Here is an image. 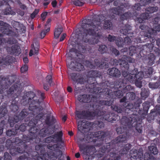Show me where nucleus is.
Listing matches in <instances>:
<instances>
[{"mask_svg":"<svg viewBox=\"0 0 160 160\" xmlns=\"http://www.w3.org/2000/svg\"><path fill=\"white\" fill-rule=\"evenodd\" d=\"M152 22L154 24H158L160 22V12L156 14V17L152 19Z\"/></svg>","mask_w":160,"mask_h":160,"instance_id":"obj_60","label":"nucleus"},{"mask_svg":"<svg viewBox=\"0 0 160 160\" xmlns=\"http://www.w3.org/2000/svg\"><path fill=\"white\" fill-rule=\"evenodd\" d=\"M129 36H128L127 37H126L124 39V41L123 40L122 38L120 37V38L122 39L121 40V41H122L123 43H122V46H119V47H123L126 44L127 45H129L131 43V39L129 37Z\"/></svg>","mask_w":160,"mask_h":160,"instance_id":"obj_54","label":"nucleus"},{"mask_svg":"<svg viewBox=\"0 0 160 160\" xmlns=\"http://www.w3.org/2000/svg\"><path fill=\"white\" fill-rule=\"evenodd\" d=\"M22 140L19 137H17L15 139L14 142H12L9 139H7L6 141L5 146L9 152L12 156H14L19 153H22L24 152L27 148L26 143L28 142Z\"/></svg>","mask_w":160,"mask_h":160,"instance_id":"obj_10","label":"nucleus"},{"mask_svg":"<svg viewBox=\"0 0 160 160\" xmlns=\"http://www.w3.org/2000/svg\"><path fill=\"white\" fill-rule=\"evenodd\" d=\"M28 66L27 64L23 65L20 68V72L22 73H26L28 70Z\"/></svg>","mask_w":160,"mask_h":160,"instance_id":"obj_64","label":"nucleus"},{"mask_svg":"<svg viewBox=\"0 0 160 160\" xmlns=\"http://www.w3.org/2000/svg\"><path fill=\"white\" fill-rule=\"evenodd\" d=\"M111 109L118 113H122V117L125 115L123 114V112L125 111L124 108L120 104L113 105L111 107Z\"/></svg>","mask_w":160,"mask_h":160,"instance_id":"obj_37","label":"nucleus"},{"mask_svg":"<svg viewBox=\"0 0 160 160\" xmlns=\"http://www.w3.org/2000/svg\"><path fill=\"white\" fill-rule=\"evenodd\" d=\"M70 78L74 82L80 84H83L84 82V79L82 74L73 72L69 74Z\"/></svg>","mask_w":160,"mask_h":160,"instance_id":"obj_27","label":"nucleus"},{"mask_svg":"<svg viewBox=\"0 0 160 160\" xmlns=\"http://www.w3.org/2000/svg\"><path fill=\"white\" fill-rule=\"evenodd\" d=\"M123 59L122 58L119 59V60H117L116 59H113V60L110 61L111 63L114 66H116L118 65H121V62L122 61Z\"/></svg>","mask_w":160,"mask_h":160,"instance_id":"obj_59","label":"nucleus"},{"mask_svg":"<svg viewBox=\"0 0 160 160\" xmlns=\"http://www.w3.org/2000/svg\"><path fill=\"white\" fill-rule=\"evenodd\" d=\"M30 101L24 95L22 97L21 100V103L22 105L25 106L27 105Z\"/></svg>","mask_w":160,"mask_h":160,"instance_id":"obj_62","label":"nucleus"},{"mask_svg":"<svg viewBox=\"0 0 160 160\" xmlns=\"http://www.w3.org/2000/svg\"><path fill=\"white\" fill-rule=\"evenodd\" d=\"M88 73L89 77L87 80L88 84L86 85V87L93 91L95 90L98 88L97 86V85L99 84L101 86V84L102 81L108 80H103L102 73L97 70H91L89 71Z\"/></svg>","mask_w":160,"mask_h":160,"instance_id":"obj_12","label":"nucleus"},{"mask_svg":"<svg viewBox=\"0 0 160 160\" xmlns=\"http://www.w3.org/2000/svg\"><path fill=\"white\" fill-rule=\"evenodd\" d=\"M9 25L7 23L3 27L0 28V31H1L2 34H6L8 36L12 37H17L18 33L12 31L10 30L8 26Z\"/></svg>","mask_w":160,"mask_h":160,"instance_id":"obj_30","label":"nucleus"},{"mask_svg":"<svg viewBox=\"0 0 160 160\" xmlns=\"http://www.w3.org/2000/svg\"><path fill=\"white\" fill-rule=\"evenodd\" d=\"M43 109V107L40 106V102L35 100H32L29 104L28 109H22L18 115H14L13 117H9L8 122L11 127H13L14 124L19 121L23 120L27 116L25 121L27 122L30 119V117H34L40 114V112Z\"/></svg>","mask_w":160,"mask_h":160,"instance_id":"obj_6","label":"nucleus"},{"mask_svg":"<svg viewBox=\"0 0 160 160\" xmlns=\"http://www.w3.org/2000/svg\"><path fill=\"white\" fill-rule=\"evenodd\" d=\"M156 31L152 29H150L148 31V32H141V33H144V37L143 38H144V39H143V40L148 39L151 42L150 44H152L153 45V43L155 42L156 40L154 38L152 37L151 35H152L156 34Z\"/></svg>","mask_w":160,"mask_h":160,"instance_id":"obj_29","label":"nucleus"},{"mask_svg":"<svg viewBox=\"0 0 160 160\" xmlns=\"http://www.w3.org/2000/svg\"><path fill=\"white\" fill-rule=\"evenodd\" d=\"M126 97L127 99L129 101L134 100L136 97L135 93L133 92H128L126 93Z\"/></svg>","mask_w":160,"mask_h":160,"instance_id":"obj_55","label":"nucleus"},{"mask_svg":"<svg viewBox=\"0 0 160 160\" xmlns=\"http://www.w3.org/2000/svg\"><path fill=\"white\" fill-rule=\"evenodd\" d=\"M96 15H94L92 17L91 19H87L90 22L89 24H91L92 22L98 21L99 22V24L98 25V26H100L101 27V29H103L104 30H110L112 26V22L111 20H104L103 21V23H101L100 20L96 18Z\"/></svg>","mask_w":160,"mask_h":160,"instance_id":"obj_23","label":"nucleus"},{"mask_svg":"<svg viewBox=\"0 0 160 160\" xmlns=\"http://www.w3.org/2000/svg\"><path fill=\"white\" fill-rule=\"evenodd\" d=\"M21 84L15 83L7 90L3 95H0V119L4 117L8 112L7 108L8 102L11 101L10 108L14 112L19 109L18 101L22 92Z\"/></svg>","mask_w":160,"mask_h":160,"instance_id":"obj_3","label":"nucleus"},{"mask_svg":"<svg viewBox=\"0 0 160 160\" xmlns=\"http://www.w3.org/2000/svg\"><path fill=\"white\" fill-rule=\"evenodd\" d=\"M153 71V69L152 67H148L147 70L144 72V74L146 78L149 77L151 76Z\"/></svg>","mask_w":160,"mask_h":160,"instance_id":"obj_56","label":"nucleus"},{"mask_svg":"<svg viewBox=\"0 0 160 160\" xmlns=\"http://www.w3.org/2000/svg\"><path fill=\"white\" fill-rule=\"evenodd\" d=\"M121 123L122 125L120 127L117 128L116 129V131L118 134H124L125 133H127V127L129 128L131 127H135L136 130L139 133H141L142 132V127L141 124H137L136 125L133 126L132 124L126 125V124H123L122 122V119H121Z\"/></svg>","mask_w":160,"mask_h":160,"instance_id":"obj_19","label":"nucleus"},{"mask_svg":"<svg viewBox=\"0 0 160 160\" xmlns=\"http://www.w3.org/2000/svg\"><path fill=\"white\" fill-rule=\"evenodd\" d=\"M108 71L109 75L112 77L118 78L121 75L120 71L116 68H109Z\"/></svg>","mask_w":160,"mask_h":160,"instance_id":"obj_38","label":"nucleus"},{"mask_svg":"<svg viewBox=\"0 0 160 160\" xmlns=\"http://www.w3.org/2000/svg\"><path fill=\"white\" fill-rule=\"evenodd\" d=\"M127 133L122 134L115 139L111 141L110 142L106 143L104 145L100 148V150L96 154L97 157L99 158L106 155L108 154V153L112 149H114L116 146V144L118 143L125 142L127 138Z\"/></svg>","mask_w":160,"mask_h":160,"instance_id":"obj_11","label":"nucleus"},{"mask_svg":"<svg viewBox=\"0 0 160 160\" xmlns=\"http://www.w3.org/2000/svg\"><path fill=\"white\" fill-rule=\"evenodd\" d=\"M51 19L50 18H48L45 25V30H42L40 33L41 38H43L46 35V33L49 32L50 30V27L51 25Z\"/></svg>","mask_w":160,"mask_h":160,"instance_id":"obj_36","label":"nucleus"},{"mask_svg":"<svg viewBox=\"0 0 160 160\" xmlns=\"http://www.w3.org/2000/svg\"><path fill=\"white\" fill-rule=\"evenodd\" d=\"M38 95L40 96V98L38 100L33 99L35 96V94L32 92L30 91L26 92V95L24 96L30 101L32 100L31 102L33 100H35L36 101L39 100L40 102V106L41 102L42 101L43 99L45 98V93L41 91L38 90Z\"/></svg>","mask_w":160,"mask_h":160,"instance_id":"obj_24","label":"nucleus"},{"mask_svg":"<svg viewBox=\"0 0 160 160\" xmlns=\"http://www.w3.org/2000/svg\"><path fill=\"white\" fill-rule=\"evenodd\" d=\"M130 8V5L128 3L122 2L120 4V6H118L117 7L113 8L109 10H106L102 12V16L106 18H110L111 19H114L115 15L120 16V19L121 21L130 19L132 17V13L128 11L125 12L124 8L128 9Z\"/></svg>","mask_w":160,"mask_h":160,"instance_id":"obj_8","label":"nucleus"},{"mask_svg":"<svg viewBox=\"0 0 160 160\" xmlns=\"http://www.w3.org/2000/svg\"><path fill=\"white\" fill-rule=\"evenodd\" d=\"M17 79L15 75L0 76V95H2L5 89L14 83Z\"/></svg>","mask_w":160,"mask_h":160,"instance_id":"obj_17","label":"nucleus"},{"mask_svg":"<svg viewBox=\"0 0 160 160\" xmlns=\"http://www.w3.org/2000/svg\"><path fill=\"white\" fill-rule=\"evenodd\" d=\"M47 148L52 151L48 153V158L50 160H64L60 158L62 155V151L59 149L58 144L53 145L48 144L47 146Z\"/></svg>","mask_w":160,"mask_h":160,"instance_id":"obj_15","label":"nucleus"},{"mask_svg":"<svg viewBox=\"0 0 160 160\" xmlns=\"http://www.w3.org/2000/svg\"><path fill=\"white\" fill-rule=\"evenodd\" d=\"M76 116L80 119H91L96 116L97 110L94 111L87 110L76 111Z\"/></svg>","mask_w":160,"mask_h":160,"instance_id":"obj_18","label":"nucleus"},{"mask_svg":"<svg viewBox=\"0 0 160 160\" xmlns=\"http://www.w3.org/2000/svg\"><path fill=\"white\" fill-rule=\"evenodd\" d=\"M8 52L11 55L18 56L21 52L20 46L17 44H14L11 47H7Z\"/></svg>","mask_w":160,"mask_h":160,"instance_id":"obj_25","label":"nucleus"},{"mask_svg":"<svg viewBox=\"0 0 160 160\" xmlns=\"http://www.w3.org/2000/svg\"><path fill=\"white\" fill-rule=\"evenodd\" d=\"M143 110L139 109L138 113L139 114H145L148 113L150 107V102L148 101H145L142 104Z\"/></svg>","mask_w":160,"mask_h":160,"instance_id":"obj_40","label":"nucleus"},{"mask_svg":"<svg viewBox=\"0 0 160 160\" xmlns=\"http://www.w3.org/2000/svg\"><path fill=\"white\" fill-rule=\"evenodd\" d=\"M158 9V7H149L146 9V12L149 13H152L157 11Z\"/></svg>","mask_w":160,"mask_h":160,"instance_id":"obj_53","label":"nucleus"},{"mask_svg":"<svg viewBox=\"0 0 160 160\" xmlns=\"http://www.w3.org/2000/svg\"><path fill=\"white\" fill-rule=\"evenodd\" d=\"M32 49L30 51L29 55L30 57L32 56L33 55H37L38 54V50L39 48V43L38 41L34 42L31 45Z\"/></svg>","mask_w":160,"mask_h":160,"instance_id":"obj_31","label":"nucleus"},{"mask_svg":"<svg viewBox=\"0 0 160 160\" xmlns=\"http://www.w3.org/2000/svg\"><path fill=\"white\" fill-rule=\"evenodd\" d=\"M82 62L87 67L93 69L95 68V66L89 60H84Z\"/></svg>","mask_w":160,"mask_h":160,"instance_id":"obj_52","label":"nucleus"},{"mask_svg":"<svg viewBox=\"0 0 160 160\" xmlns=\"http://www.w3.org/2000/svg\"><path fill=\"white\" fill-rule=\"evenodd\" d=\"M140 106V103L137 102H135L134 104L130 103L125 105L124 108L125 111L123 112L125 116L122 118L123 124H131L133 126L138 124L137 121L139 120V116L138 112L134 113V111L137 112V109L139 108Z\"/></svg>","mask_w":160,"mask_h":160,"instance_id":"obj_7","label":"nucleus"},{"mask_svg":"<svg viewBox=\"0 0 160 160\" xmlns=\"http://www.w3.org/2000/svg\"><path fill=\"white\" fill-rule=\"evenodd\" d=\"M148 86L149 88L152 89L157 88L160 87V78L158 81L156 82H149Z\"/></svg>","mask_w":160,"mask_h":160,"instance_id":"obj_46","label":"nucleus"},{"mask_svg":"<svg viewBox=\"0 0 160 160\" xmlns=\"http://www.w3.org/2000/svg\"><path fill=\"white\" fill-rule=\"evenodd\" d=\"M149 94V92L148 89H146L144 88H142L141 89L140 94L142 99H145L148 96Z\"/></svg>","mask_w":160,"mask_h":160,"instance_id":"obj_42","label":"nucleus"},{"mask_svg":"<svg viewBox=\"0 0 160 160\" xmlns=\"http://www.w3.org/2000/svg\"><path fill=\"white\" fill-rule=\"evenodd\" d=\"M148 149L150 153L154 155L157 154L158 153V150L155 145H151L148 147Z\"/></svg>","mask_w":160,"mask_h":160,"instance_id":"obj_50","label":"nucleus"},{"mask_svg":"<svg viewBox=\"0 0 160 160\" xmlns=\"http://www.w3.org/2000/svg\"><path fill=\"white\" fill-rule=\"evenodd\" d=\"M111 100H100L98 102V105H95V108L97 110L96 116H101L103 119L109 122V119H112V112H107L102 110L101 108H103L104 105L109 106L112 104Z\"/></svg>","mask_w":160,"mask_h":160,"instance_id":"obj_13","label":"nucleus"},{"mask_svg":"<svg viewBox=\"0 0 160 160\" xmlns=\"http://www.w3.org/2000/svg\"><path fill=\"white\" fill-rule=\"evenodd\" d=\"M107 58H102V60H100L99 59H95L94 60V64L98 68L101 69L102 68L103 60L106 61Z\"/></svg>","mask_w":160,"mask_h":160,"instance_id":"obj_44","label":"nucleus"},{"mask_svg":"<svg viewBox=\"0 0 160 160\" xmlns=\"http://www.w3.org/2000/svg\"><path fill=\"white\" fill-rule=\"evenodd\" d=\"M129 64L127 61L123 59L122 61L121 62L120 67L122 68H124L125 69L123 70L129 71Z\"/></svg>","mask_w":160,"mask_h":160,"instance_id":"obj_47","label":"nucleus"},{"mask_svg":"<svg viewBox=\"0 0 160 160\" xmlns=\"http://www.w3.org/2000/svg\"><path fill=\"white\" fill-rule=\"evenodd\" d=\"M130 154L132 160H157L153 156L148 153H145L143 157L142 149H132L130 151Z\"/></svg>","mask_w":160,"mask_h":160,"instance_id":"obj_16","label":"nucleus"},{"mask_svg":"<svg viewBox=\"0 0 160 160\" xmlns=\"http://www.w3.org/2000/svg\"><path fill=\"white\" fill-rule=\"evenodd\" d=\"M153 45L152 44H146L144 45H139L136 47L135 49L137 54H141L142 52L145 50L147 52H151L152 51Z\"/></svg>","mask_w":160,"mask_h":160,"instance_id":"obj_26","label":"nucleus"},{"mask_svg":"<svg viewBox=\"0 0 160 160\" xmlns=\"http://www.w3.org/2000/svg\"><path fill=\"white\" fill-rule=\"evenodd\" d=\"M148 64L150 66H152L155 62V57L154 54L150 53L148 56Z\"/></svg>","mask_w":160,"mask_h":160,"instance_id":"obj_48","label":"nucleus"},{"mask_svg":"<svg viewBox=\"0 0 160 160\" xmlns=\"http://www.w3.org/2000/svg\"><path fill=\"white\" fill-rule=\"evenodd\" d=\"M80 151L84 155L89 156L93 154L91 151L95 149L94 147L92 146H85L83 144H80L79 146Z\"/></svg>","mask_w":160,"mask_h":160,"instance_id":"obj_28","label":"nucleus"},{"mask_svg":"<svg viewBox=\"0 0 160 160\" xmlns=\"http://www.w3.org/2000/svg\"><path fill=\"white\" fill-rule=\"evenodd\" d=\"M43 117V113L39 114L29 121L28 124L30 127L29 134L28 135H23L22 139L28 142H31L34 140L35 143H39L42 142V138L49 136L54 133V128L46 126L44 123H42L41 120Z\"/></svg>","mask_w":160,"mask_h":160,"instance_id":"obj_2","label":"nucleus"},{"mask_svg":"<svg viewBox=\"0 0 160 160\" xmlns=\"http://www.w3.org/2000/svg\"><path fill=\"white\" fill-rule=\"evenodd\" d=\"M126 78L131 83H133L134 82H135L137 81L135 74L134 75L132 74V75H128V77H126Z\"/></svg>","mask_w":160,"mask_h":160,"instance_id":"obj_63","label":"nucleus"},{"mask_svg":"<svg viewBox=\"0 0 160 160\" xmlns=\"http://www.w3.org/2000/svg\"><path fill=\"white\" fill-rule=\"evenodd\" d=\"M27 148L25 149L23 155L19 157V160H49L45 157V150L43 145L37 144L35 149L38 152L32 150L31 147L27 145Z\"/></svg>","mask_w":160,"mask_h":160,"instance_id":"obj_9","label":"nucleus"},{"mask_svg":"<svg viewBox=\"0 0 160 160\" xmlns=\"http://www.w3.org/2000/svg\"><path fill=\"white\" fill-rule=\"evenodd\" d=\"M4 118H5L4 117L1 118L0 119V120H1L0 123V135L2 134L4 128H7L8 125V123L4 120Z\"/></svg>","mask_w":160,"mask_h":160,"instance_id":"obj_41","label":"nucleus"},{"mask_svg":"<svg viewBox=\"0 0 160 160\" xmlns=\"http://www.w3.org/2000/svg\"><path fill=\"white\" fill-rule=\"evenodd\" d=\"M63 31V29L61 28H56L54 32V37L55 38H58L62 32Z\"/></svg>","mask_w":160,"mask_h":160,"instance_id":"obj_51","label":"nucleus"},{"mask_svg":"<svg viewBox=\"0 0 160 160\" xmlns=\"http://www.w3.org/2000/svg\"><path fill=\"white\" fill-rule=\"evenodd\" d=\"M132 27L128 24L125 25L124 27L120 30V33L130 37L133 36L134 33L132 32Z\"/></svg>","mask_w":160,"mask_h":160,"instance_id":"obj_32","label":"nucleus"},{"mask_svg":"<svg viewBox=\"0 0 160 160\" xmlns=\"http://www.w3.org/2000/svg\"><path fill=\"white\" fill-rule=\"evenodd\" d=\"M18 43V41L16 39L13 37H11L6 39L5 41V43H7L8 44H15Z\"/></svg>","mask_w":160,"mask_h":160,"instance_id":"obj_45","label":"nucleus"},{"mask_svg":"<svg viewBox=\"0 0 160 160\" xmlns=\"http://www.w3.org/2000/svg\"><path fill=\"white\" fill-rule=\"evenodd\" d=\"M100 86L106 89L105 95L107 99L113 98L114 96L120 98L123 96V92H126L133 89L131 85H127L125 80L121 79L114 82L103 81Z\"/></svg>","mask_w":160,"mask_h":160,"instance_id":"obj_5","label":"nucleus"},{"mask_svg":"<svg viewBox=\"0 0 160 160\" xmlns=\"http://www.w3.org/2000/svg\"><path fill=\"white\" fill-rule=\"evenodd\" d=\"M62 136L63 133L62 131L58 132L46 138L45 139V142L48 143L51 142L53 143L60 142L63 143L64 142L62 140Z\"/></svg>","mask_w":160,"mask_h":160,"instance_id":"obj_22","label":"nucleus"},{"mask_svg":"<svg viewBox=\"0 0 160 160\" xmlns=\"http://www.w3.org/2000/svg\"><path fill=\"white\" fill-rule=\"evenodd\" d=\"M17 132L16 129H12L7 130L6 132V134L8 136L11 137L12 136L15 135L17 133Z\"/></svg>","mask_w":160,"mask_h":160,"instance_id":"obj_57","label":"nucleus"},{"mask_svg":"<svg viewBox=\"0 0 160 160\" xmlns=\"http://www.w3.org/2000/svg\"><path fill=\"white\" fill-rule=\"evenodd\" d=\"M108 48L105 45H100L98 49V51L102 54L106 52Z\"/></svg>","mask_w":160,"mask_h":160,"instance_id":"obj_58","label":"nucleus"},{"mask_svg":"<svg viewBox=\"0 0 160 160\" xmlns=\"http://www.w3.org/2000/svg\"><path fill=\"white\" fill-rule=\"evenodd\" d=\"M139 28L141 30H143V31H142L140 32V35L142 36L141 37H139L138 39H136V40L134 41L135 42H136L137 43H141L142 42H143V40L142 39V38L144 37V33L141 34V32H148V31L149 29H152V28H149L148 26H145L143 24H141L139 26Z\"/></svg>","mask_w":160,"mask_h":160,"instance_id":"obj_33","label":"nucleus"},{"mask_svg":"<svg viewBox=\"0 0 160 160\" xmlns=\"http://www.w3.org/2000/svg\"><path fill=\"white\" fill-rule=\"evenodd\" d=\"M75 55L77 58L73 61L71 62L70 64H68V67L73 71H81L84 70V67L80 63L84 60L85 56L83 54L80 53L75 50Z\"/></svg>","mask_w":160,"mask_h":160,"instance_id":"obj_14","label":"nucleus"},{"mask_svg":"<svg viewBox=\"0 0 160 160\" xmlns=\"http://www.w3.org/2000/svg\"><path fill=\"white\" fill-rule=\"evenodd\" d=\"M89 22L87 19L82 21L80 32L78 34L77 42L78 49L82 53L84 52L86 49V47L83 44V42L95 44L98 43L102 36L101 32H97L101 28L100 26L98 25L99 24V22H92L91 24H89Z\"/></svg>","mask_w":160,"mask_h":160,"instance_id":"obj_1","label":"nucleus"},{"mask_svg":"<svg viewBox=\"0 0 160 160\" xmlns=\"http://www.w3.org/2000/svg\"><path fill=\"white\" fill-rule=\"evenodd\" d=\"M27 124L26 123H23L20 125L19 123H18L15 125V128L16 130H20V131L23 132L26 130V127Z\"/></svg>","mask_w":160,"mask_h":160,"instance_id":"obj_43","label":"nucleus"},{"mask_svg":"<svg viewBox=\"0 0 160 160\" xmlns=\"http://www.w3.org/2000/svg\"><path fill=\"white\" fill-rule=\"evenodd\" d=\"M108 41L110 42H114L115 41L116 44L119 47V46H122L123 43L122 41H121L122 39L120 37H117L114 35H112L109 34L107 38Z\"/></svg>","mask_w":160,"mask_h":160,"instance_id":"obj_35","label":"nucleus"},{"mask_svg":"<svg viewBox=\"0 0 160 160\" xmlns=\"http://www.w3.org/2000/svg\"><path fill=\"white\" fill-rule=\"evenodd\" d=\"M160 104L157 105L155 108L152 109L148 115L147 120L149 122L152 120L156 119L158 122L160 124Z\"/></svg>","mask_w":160,"mask_h":160,"instance_id":"obj_20","label":"nucleus"},{"mask_svg":"<svg viewBox=\"0 0 160 160\" xmlns=\"http://www.w3.org/2000/svg\"><path fill=\"white\" fill-rule=\"evenodd\" d=\"M3 13L4 15L9 14L14 15L16 14L14 11L12 10L10 6L9 7L3 10Z\"/></svg>","mask_w":160,"mask_h":160,"instance_id":"obj_49","label":"nucleus"},{"mask_svg":"<svg viewBox=\"0 0 160 160\" xmlns=\"http://www.w3.org/2000/svg\"><path fill=\"white\" fill-rule=\"evenodd\" d=\"M135 75L137 81H138L142 80L144 76V75L143 72H138V73L135 74Z\"/></svg>","mask_w":160,"mask_h":160,"instance_id":"obj_61","label":"nucleus"},{"mask_svg":"<svg viewBox=\"0 0 160 160\" xmlns=\"http://www.w3.org/2000/svg\"><path fill=\"white\" fill-rule=\"evenodd\" d=\"M3 64L6 66H9L14 62L15 58L11 56L8 55L3 57Z\"/></svg>","mask_w":160,"mask_h":160,"instance_id":"obj_39","label":"nucleus"},{"mask_svg":"<svg viewBox=\"0 0 160 160\" xmlns=\"http://www.w3.org/2000/svg\"><path fill=\"white\" fill-rule=\"evenodd\" d=\"M131 145L130 144H127L125 145L122 149L120 151L118 155H117L116 152H112L110 153V156L111 158L113 157V159H112L111 158L106 159L105 160H120L121 156L125 155L129 151L131 148Z\"/></svg>","mask_w":160,"mask_h":160,"instance_id":"obj_21","label":"nucleus"},{"mask_svg":"<svg viewBox=\"0 0 160 160\" xmlns=\"http://www.w3.org/2000/svg\"><path fill=\"white\" fill-rule=\"evenodd\" d=\"M91 126L98 129V128L103 127L104 124L103 122L98 121H94L92 124L84 120L79 121L78 122V129L81 133L84 134L85 136L83 140L86 142L89 143L93 141L92 135L96 138V140L100 141H103L104 139L110 138V132L108 131H100L96 132L94 134L92 135L89 132L92 128Z\"/></svg>","mask_w":160,"mask_h":160,"instance_id":"obj_4","label":"nucleus"},{"mask_svg":"<svg viewBox=\"0 0 160 160\" xmlns=\"http://www.w3.org/2000/svg\"><path fill=\"white\" fill-rule=\"evenodd\" d=\"M92 98H93L92 95L84 94L80 95L78 98V100L81 102L89 103L92 101Z\"/></svg>","mask_w":160,"mask_h":160,"instance_id":"obj_34","label":"nucleus"}]
</instances>
